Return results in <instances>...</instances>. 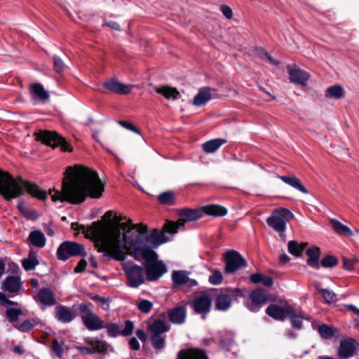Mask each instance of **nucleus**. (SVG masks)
<instances>
[{"label":"nucleus","instance_id":"nucleus-54","mask_svg":"<svg viewBox=\"0 0 359 359\" xmlns=\"http://www.w3.org/2000/svg\"><path fill=\"white\" fill-rule=\"evenodd\" d=\"M220 11L228 20H230L233 18L232 9L229 6L222 5L220 6Z\"/></svg>","mask_w":359,"mask_h":359},{"label":"nucleus","instance_id":"nucleus-55","mask_svg":"<svg viewBox=\"0 0 359 359\" xmlns=\"http://www.w3.org/2000/svg\"><path fill=\"white\" fill-rule=\"evenodd\" d=\"M18 208L19 209V210L22 212L26 216H28V217H31V215H32L34 212L32 211V210H29L25 205V203L23 202H19L18 204Z\"/></svg>","mask_w":359,"mask_h":359},{"label":"nucleus","instance_id":"nucleus-11","mask_svg":"<svg viewBox=\"0 0 359 359\" xmlns=\"http://www.w3.org/2000/svg\"><path fill=\"white\" fill-rule=\"evenodd\" d=\"M58 259L66 260L72 256H84L86 255L83 245L72 241H65L58 248L57 251Z\"/></svg>","mask_w":359,"mask_h":359},{"label":"nucleus","instance_id":"nucleus-30","mask_svg":"<svg viewBox=\"0 0 359 359\" xmlns=\"http://www.w3.org/2000/svg\"><path fill=\"white\" fill-rule=\"evenodd\" d=\"M227 142L226 139L217 138L209 140L203 144L202 148L205 153H214L222 145Z\"/></svg>","mask_w":359,"mask_h":359},{"label":"nucleus","instance_id":"nucleus-42","mask_svg":"<svg viewBox=\"0 0 359 359\" xmlns=\"http://www.w3.org/2000/svg\"><path fill=\"white\" fill-rule=\"evenodd\" d=\"M318 292L327 304L334 303L337 301V296L332 290L328 289H320Z\"/></svg>","mask_w":359,"mask_h":359},{"label":"nucleus","instance_id":"nucleus-53","mask_svg":"<svg viewBox=\"0 0 359 359\" xmlns=\"http://www.w3.org/2000/svg\"><path fill=\"white\" fill-rule=\"evenodd\" d=\"M53 62L54 69L56 72H60L65 69V65L60 57L55 56L53 57Z\"/></svg>","mask_w":359,"mask_h":359},{"label":"nucleus","instance_id":"nucleus-61","mask_svg":"<svg viewBox=\"0 0 359 359\" xmlns=\"http://www.w3.org/2000/svg\"><path fill=\"white\" fill-rule=\"evenodd\" d=\"M262 284L266 287H270L273 285V279L266 276H263L262 278Z\"/></svg>","mask_w":359,"mask_h":359},{"label":"nucleus","instance_id":"nucleus-12","mask_svg":"<svg viewBox=\"0 0 359 359\" xmlns=\"http://www.w3.org/2000/svg\"><path fill=\"white\" fill-rule=\"evenodd\" d=\"M250 302L245 303L248 309L252 312H257L261 307L270 300V293L262 288L254 290L249 295Z\"/></svg>","mask_w":359,"mask_h":359},{"label":"nucleus","instance_id":"nucleus-48","mask_svg":"<svg viewBox=\"0 0 359 359\" xmlns=\"http://www.w3.org/2000/svg\"><path fill=\"white\" fill-rule=\"evenodd\" d=\"M152 307L153 304L150 301L146 299L141 300L137 305L139 310L144 313H148L150 312Z\"/></svg>","mask_w":359,"mask_h":359},{"label":"nucleus","instance_id":"nucleus-27","mask_svg":"<svg viewBox=\"0 0 359 359\" xmlns=\"http://www.w3.org/2000/svg\"><path fill=\"white\" fill-rule=\"evenodd\" d=\"M4 290L11 294H17L20 287V279L14 276L7 277L3 282Z\"/></svg>","mask_w":359,"mask_h":359},{"label":"nucleus","instance_id":"nucleus-25","mask_svg":"<svg viewBox=\"0 0 359 359\" xmlns=\"http://www.w3.org/2000/svg\"><path fill=\"white\" fill-rule=\"evenodd\" d=\"M211 90L209 87L200 88L198 93L194 97L193 104L197 107L205 104L211 99Z\"/></svg>","mask_w":359,"mask_h":359},{"label":"nucleus","instance_id":"nucleus-39","mask_svg":"<svg viewBox=\"0 0 359 359\" xmlns=\"http://www.w3.org/2000/svg\"><path fill=\"white\" fill-rule=\"evenodd\" d=\"M39 321L36 319L26 320L20 324H15L14 327L22 332H28L32 330L34 325L38 324Z\"/></svg>","mask_w":359,"mask_h":359},{"label":"nucleus","instance_id":"nucleus-29","mask_svg":"<svg viewBox=\"0 0 359 359\" xmlns=\"http://www.w3.org/2000/svg\"><path fill=\"white\" fill-rule=\"evenodd\" d=\"M156 92L162 95L165 98L170 100H177L179 98L180 93L176 88L168 86H163L156 88Z\"/></svg>","mask_w":359,"mask_h":359},{"label":"nucleus","instance_id":"nucleus-60","mask_svg":"<svg viewBox=\"0 0 359 359\" xmlns=\"http://www.w3.org/2000/svg\"><path fill=\"white\" fill-rule=\"evenodd\" d=\"M129 344L132 349L138 350L140 348V344L135 337H132L129 340Z\"/></svg>","mask_w":359,"mask_h":359},{"label":"nucleus","instance_id":"nucleus-49","mask_svg":"<svg viewBox=\"0 0 359 359\" xmlns=\"http://www.w3.org/2000/svg\"><path fill=\"white\" fill-rule=\"evenodd\" d=\"M358 262V259L356 258H343V266L344 268L346 270H352L354 267L355 263Z\"/></svg>","mask_w":359,"mask_h":359},{"label":"nucleus","instance_id":"nucleus-13","mask_svg":"<svg viewBox=\"0 0 359 359\" xmlns=\"http://www.w3.org/2000/svg\"><path fill=\"white\" fill-rule=\"evenodd\" d=\"M243 292L238 288H227L224 292L220 293L215 299V308L219 311L227 310L233 298L241 297Z\"/></svg>","mask_w":359,"mask_h":359},{"label":"nucleus","instance_id":"nucleus-16","mask_svg":"<svg viewBox=\"0 0 359 359\" xmlns=\"http://www.w3.org/2000/svg\"><path fill=\"white\" fill-rule=\"evenodd\" d=\"M188 275L189 273L186 271H173L172 273L173 286H184L186 291H189L191 287L197 286V281L189 278Z\"/></svg>","mask_w":359,"mask_h":359},{"label":"nucleus","instance_id":"nucleus-59","mask_svg":"<svg viewBox=\"0 0 359 359\" xmlns=\"http://www.w3.org/2000/svg\"><path fill=\"white\" fill-rule=\"evenodd\" d=\"M90 344H91L93 348L97 351H102L104 350V344H102L101 341H90Z\"/></svg>","mask_w":359,"mask_h":359},{"label":"nucleus","instance_id":"nucleus-46","mask_svg":"<svg viewBox=\"0 0 359 359\" xmlns=\"http://www.w3.org/2000/svg\"><path fill=\"white\" fill-rule=\"evenodd\" d=\"M223 280V276L222 273L218 270H215L212 272V274L209 276L208 281L210 284L213 285H219Z\"/></svg>","mask_w":359,"mask_h":359},{"label":"nucleus","instance_id":"nucleus-41","mask_svg":"<svg viewBox=\"0 0 359 359\" xmlns=\"http://www.w3.org/2000/svg\"><path fill=\"white\" fill-rule=\"evenodd\" d=\"M6 314L9 322L14 325L17 324L18 317L22 314V311L20 309L10 308L6 310Z\"/></svg>","mask_w":359,"mask_h":359},{"label":"nucleus","instance_id":"nucleus-26","mask_svg":"<svg viewBox=\"0 0 359 359\" xmlns=\"http://www.w3.org/2000/svg\"><path fill=\"white\" fill-rule=\"evenodd\" d=\"M203 214L212 217H223L228 212L227 209L220 205L212 204L202 207Z\"/></svg>","mask_w":359,"mask_h":359},{"label":"nucleus","instance_id":"nucleus-40","mask_svg":"<svg viewBox=\"0 0 359 359\" xmlns=\"http://www.w3.org/2000/svg\"><path fill=\"white\" fill-rule=\"evenodd\" d=\"M132 85H126L114 79V93L120 95H128L131 92Z\"/></svg>","mask_w":359,"mask_h":359},{"label":"nucleus","instance_id":"nucleus-17","mask_svg":"<svg viewBox=\"0 0 359 359\" xmlns=\"http://www.w3.org/2000/svg\"><path fill=\"white\" fill-rule=\"evenodd\" d=\"M202 207L196 209L184 208L180 211L178 225H184L186 222H194L203 217Z\"/></svg>","mask_w":359,"mask_h":359},{"label":"nucleus","instance_id":"nucleus-6","mask_svg":"<svg viewBox=\"0 0 359 359\" xmlns=\"http://www.w3.org/2000/svg\"><path fill=\"white\" fill-rule=\"evenodd\" d=\"M293 217V214L285 208L275 209L266 219V223L274 231L281 233L285 232L287 223Z\"/></svg>","mask_w":359,"mask_h":359},{"label":"nucleus","instance_id":"nucleus-32","mask_svg":"<svg viewBox=\"0 0 359 359\" xmlns=\"http://www.w3.org/2000/svg\"><path fill=\"white\" fill-rule=\"evenodd\" d=\"M134 329V325L132 321L126 320L124 327L114 323V337L116 335L129 336L132 334Z\"/></svg>","mask_w":359,"mask_h":359},{"label":"nucleus","instance_id":"nucleus-37","mask_svg":"<svg viewBox=\"0 0 359 359\" xmlns=\"http://www.w3.org/2000/svg\"><path fill=\"white\" fill-rule=\"evenodd\" d=\"M158 201L162 205H174L175 201V194L171 191L163 192L158 196Z\"/></svg>","mask_w":359,"mask_h":359},{"label":"nucleus","instance_id":"nucleus-56","mask_svg":"<svg viewBox=\"0 0 359 359\" xmlns=\"http://www.w3.org/2000/svg\"><path fill=\"white\" fill-rule=\"evenodd\" d=\"M259 57L269 62V63L271 64H273V65H276L278 64V62H276L269 54L268 53H266V51H264V50L261 49L259 50Z\"/></svg>","mask_w":359,"mask_h":359},{"label":"nucleus","instance_id":"nucleus-1","mask_svg":"<svg viewBox=\"0 0 359 359\" xmlns=\"http://www.w3.org/2000/svg\"><path fill=\"white\" fill-rule=\"evenodd\" d=\"M147 232V225L133 224L130 219L114 212V259L123 261L130 255L138 262H144L147 280L156 281L168 269L162 260H158L154 249L169 238L157 229Z\"/></svg>","mask_w":359,"mask_h":359},{"label":"nucleus","instance_id":"nucleus-7","mask_svg":"<svg viewBox=\"0 0 359 359\" xmlns=\"http://www.w3.org/2000/svg\"><path fill=\"white\" fill-rule=\"evenodd\" d=\"M36 140L42 143L50 146L53 148L60 147L63 151H72V147L68 142L55 131H39L36 133Z\"/></svg>","mask_w":359,"mask_h":359},{"label":"nucleus","instance_id":"nucleus-62","mask_svg":"<svg viewBox=\"0 0 359 359\" xmlns=\"http://www.w3.org/2000/svg\"><path fill=\"white\" fill-rule=\"evenodd\" d=\"M262 275L260 273H254L250 276V280L253 283H259L262 282Z\"/></svg>","mask_w":359,"mask_h":359},{"label":"nucleus","instance_id":"nucleus-51","mask_svg":"<svg viewBox=\"0 0 359 359\" xmlns=\"http://www.w3.org/2000/svg\"><path fill=\"white\" fill-rule=\"evenodd\" d=\"M118 123L119 125H121L122 127H123L129 130H131L135 133H137V134L140 133L139 129L130 123H128L125 121H118Z\"/></svg>","mask_w":359,"mask_h":359},{"label":"nucleus","instance_id":"nucleus-3","mask_svg":"<svg viewBox=\"0 0 359 359\" xmlns=\"http://www.w3.org/2000/svg\"><path fill=\"white\" fill-rule=\"evenodd\" d=\"M71 227L74 231H81L86 238L93 242L97 252L112 257V210L107 211L100 220L88 226L73 222Z\"/></svg>","mask_w":359,"mask_h":359},{"label":"nucleus","instance_id":"nucleus-24","mask_svg":"<svg viewBox=\"0 0 359 359\" xmlns=\"http://www.w3.org/2000/svg\"><path fill=\"white\" fill-rule=\"evenodd\" d=\"M278 178L280 179L283 182L290 185V187L299 190L303 194H307L309 193L306 188L303 185L301 180L296 176H286V175H278Z\"/></svg>","mask_w":359,"mask_h":359},{"label":"nucleus","instance_id":"nucleus-14","mask_svg":"<svg viewBox=\"0 0 359 359\" xmlns=\"http://www.w3.org/2000/svg\"><path fill=\"white\" fill-rule=\"evenodd\" d=\"M212 300L210 294L201 292L191 302V308L198 314L205 315L210 311Z\"/></svg>","mask_w":359,"mask_h":359},{"label":"nucleus","instance_id":"nucleus-36","mask_svg":"<svg viewBox=\"0 0 359 359\" xmlns=\"http://www.w3.org/2000/svg\"><path fill=\"white\" fill-rule=\"evenodd\" d=\"M39 263L36 254L32 251H30L28 257L22 261V266L26 271L34 269Z\"/></svg>","mask_w":359,"mask_h":359},{"label":"nucleus","instance_id":"nucleus-8","mask_svg":"<svg viewBox=\"0 0 359 359\" xmlns=\"http://www.w3.org/2000/svg\"><path fill=\"white\" fill-rule=\"evenodd\" d=\"M91 304L79 305L80 316L83 325L89 330H98L104 327V321L91 309Z\"/></svg>","mask_w":359,"mask_h":359},{"label":"nucleus","instance_id":"nucleus-35","mask_svg":"<svg viewBox=\"0 0 359 359\" xmlns=\"http://www.w3.org/2000/svg\"><path fill=\"white\" fill-rule=\"evenodd\" d=\"M307 245V243H302L299 244L296 241H290L287 245L288 252L292 255L300 257Z\"/></svg>","mask_w":359,"mask_h":359},{"label":"nucleus","instance_id":"nucleus-64","mask_svg":"<svg viewBox=\"0 0 359 359\" xmlns=\"http://www.w3.org/2000/svg\"><path fill=\"white\" fill-rule=\"evenodd\" d=\"M13 351H14V353L20 354V355L23 353V350L22 349L21 346H15L13 348Z\"/></svg>","mask_w":359,"mask_h":359},{"label":"nucleus","instance_id":"nucleus-57","mask_svg":"<svg viewBox=\"0 0 359 359\" xmlns=\"http://www.w3.org/2000/svg\"><path fill=\"white\" fill-rule=\"evenodd\" d=\"M0 303L3 306L18 305V302L9 300L5 294L0 292Z\"/></svg>","mask_w":359,"mask_h":359},{"label":"nucleus","instance_id":"nucleus-21","mask_svg":"<svg viewBox=\"0 0 359 359\" xmlns=\"http://www.w3.org/2000/svg\"><path fill=\"white\" fill-rule=\"evenodd\" d=\"M187 311L184 306H177L168 310V316L173 324H182L185 321Z\"/></svg>","mask_w":359,"mask_h":359},{"label":"nucleus","instance_id":"nucleus-10","mask_svg":"<svg viewBox=\"0 0 359 359\" xmlns=\"http://www.w3.org/2000/svg\"><path fill=\"white\" fill-rule=\"evenodd\" d=\"M224 261L225 262L224 272L227 274H231L236 272L243 267L246 266L245 259L237 251L231 250L224 254Z\"/></svg>","mask_w":359,"mask_h":359},{"label":"nucleus","instance_id":"nucleus-38","mask_svg":"<svg viewBox=\"0 0 359 359\" xmlns=\"http://www.w3.org/2000/svg\"><path fill=\"white\" fill-rule=\"evenodd\" d=\"M344 95V90L340 86L335 85L329 87L326 91V97H334L336 99L341 98Z\"/></svg>","mask_w":359,"mask_h":359},{"label":"nucleus","instance_id":"nucleus-47","mask_svg":"<svg viewBox=\"0 0 359 359\" xmlns=\"http://www.w3.org/2000/svg\"><path fill=\"white\" fill-rule=\"evenodd\" d=\"M91 299L98 302L102 308L104 310L109 309L110 299L98 295H93L90 297Z\"/></svg>","mask_w":359,"mask_h":359},{"label":"nucleus","instance_id":"nucleus-34","mask_svg":"<svg viewBox=\"0 0 359 359\" xmlns=\"http://www.w3.org/2000/svg\"><path fill=\"white\" fill-rule=\"evenodd\" d=\"M330 222L332 225V228L337 233L345 236H349L353 234L351 230L348 226L343 224L338 220L335 219H331Z\"/></svg>","mask_w":359,"mask_h":359},{"label":"nucleus","instance_id":"nucleus-33","mask_svg":"<svg viewBox=\"0 0 359 359\" xmlns=\"http://www.w3.org/2000/svg\"><path fill=\"white\" fill-rule=\"evenodd\" d=\"M28 240L32 245L38 248L45 246L46 241L44 234L39 230L32 231L29 236Z\"/></svg>","mask_w":359,"mask_h":359},{"label":"nucleus","instance_id":"nucleus-15","mask_svg":"<svg viewBox=\"0 0 359 359\" xmlns=\"http://www.w3.org/2000/svg\"><path fill=\"white\" fill-rule=\"evenodd\" d=\"M266 313L274 320H283L287 316L294 315V307L287 302L283 306L270 304L266 309Z\"/></svg>","mask_w":359,"mask_h":359},{"label":"nucleus","instance_id":"nucleus-28","mask_svg":"<svg viewBox=\"0 0 359 359\" xmlns=\"http://www.w3.org/2000/svg\"><path fill=\"white\" fill-rule=\"evenodd\" d=\"M306 254L309 257L307 259L308 265L315 269H319V257L320 255V248L318 247L309 248L306 250Z\"/></svg>","mask_w":359,"mask_h":359},{"label":"nucleus","instance_id":"nucleus-58","mask_svg":"<svg viewBox=\"0 0 359 359\" xmlns=\"http://www.w3.org/2000/svg\"><path fill=\"white\" fill-rule=\"evenodd\" d=\"M87 265V262L84 259L79 261L77 266L74 269L75 273H81L84 271Z\"/></svg>","mask_w":359,"mask_h":359},{"label":"nucleus","instance_id":"nucleus-22","mask_svg":"<svg viewBox=\"0 0 359 359\" xmlns=\"http://www.w3.org/2000/svg\"><path fill=\"white\" fill-rule=\"evenodd\" d=\"M178 359H208L205 353L198 348L182 350L178 353Z\"/></svg>","mask_w":359,"mask_h":359},{"label":"nucleus","instance_id":"nucleus-52","mask_svg":"<svg viewBox=\"0 0 359 359\" xmlns=\"http://www.w3.org/2000/svg\"><path fill=\"white\" fill-rule=\"evenodd\" d=\"M287 318H290L292 320V323L294 327L297 328H301L302 325V318L299 316H297L296 315L295 309H294V315L292 316H287Z\"/></svg>","mask_w":359,"mask_h":359},{"label":"nucleus","instance_id":"nucleus-44","mask_svg":"<svg viewBox=\"0 0 359 359\" xmlns=\"http://www.w3.org/2000/svg\"><path fill=\"white\" fill-rule=\"evenodd\" d=\"M181 226L182 225H178L177 221L176 222L169 221L164 224L163 230H158V229H157V230L158 231L163 232V233L165 235V232L169 233H175L177 232V229Z\"/></svg>","mask_w":359,"mask_h":359},{"label":"nucleus","instance_id":"nucleus-45","mask_svg":"<svg viewBox=\"0 0 359 359\" xmlns=\"http://www.w3.org/2000/svg\"><path fill=\"white\" fill-rule=\"evenodd\" d=\"M338 263L337 259L332 255H327L320 262L322 266L325 268H331L336 266Z\"/></svg>","mask_w":359,"mask_h":359},{"label":"nucleus","instance_id":"nucleus-4","mask_svg":"<svg viewBox=\"0 0 359 359\" xmlns=\"http://www.w3.org/2000/svg\"><path fill=\"white\" fill-rule=\"evenodd\" d=\"M24 189L40 200H45L47 197L46 192L40 189L36 184L22 178L13 179L8 172L0 169V194L6 200L9 201L20 196L24 194Z\"/></svg>","mask_w":359,"mask_h":359},{"label":"nucleus","instance_id":"nucleus-20","mask_svg":"<svg viewBox=\"0 0 359 359\" xmlns=\"http://www.w3.org/2000/svg\"><path fill=\"white\" fill-rule=\"evenodd\" d=\"M35 299L46 306H53L56 304V299L53 291L48 288L41 289L37 294Z\"/></svg>","mask_w":359,"mask_h":359},{"label":"nucleus","instance_id":"nucleus-18","mask_svg":"<svg viewBox=\"0 0 359 359\" xmlns=\"http://www.w3.org/2000/svg\"><path fill=\"white\" fill-rule=\"evenodd\" d=\"M287 69L289 74V79L292 83H298L302 86L306 85V82L309 79V75L307 72L292 66H287Z\"/></svg>","mask_w":359,"mask_h":359},{"label":"nucleus","instance_id":"nucleus-43","mask_svg":"<svg viewBox=\"0 0 359 359\" xmlns=\"http://www.w3.org/2000/svg\"><path fill=\"white\" fill-rule=\"evenodd\" d=\"M318 332L324 339H330L334 335L333 329L327 325L323 324L318 327Z\"/></svg>","mask_w":359,"mask_h":359},{"label":"nucleus","instance_id":"nucleus-50","mask_svg":"<svg viewBox=\"0 0 359 359\" xmlns=\"http://www.w3.org/2000/svg\"><path fill=\"white\" fill-rule=\"evenodd\" d=\"M52 350L54 352V353L58 357H60L63 352L62 345L60 344L57 340L56 339H53L52 341Z\"/></svg>","mask_w":359,"mask_h":359},{"label":"nucleus","instance_id":"nucleus-5","mask_svg":"<svg viewBox=\"0 0 359 359\" xmlns=\"http://www.w3.org/2000/svg\"><path fill=\"white\" fill-rule=\"evenodd\" d=\"M170 330V326L164 318H156L148 325L147 332L150 337L152 346L155 349L161 350L165 346V333Z\"/></svg>","mask_w":359,"mask_h":359},{"label":"nucleus","instance_id":"nucleus-9","mask_svg":"<svg viewBox=\"0 0 359 359\" xmlns=\"http://www.w3.org/2000/svg\"><path fill=\"white\" fill-rule=\"evenodd\" d=\"M124 271L130 287H137L144 282L145 269L133 262L124 264Z\"/></svg>","mask_w":359,"mask_h":359},{"label":"nucleus","instance_id":"nucleus-2","mask_svg":"<svg viewBox=\"0 0 359 359\" xmlns=\"http://www.w3.org/2000/svg\"><path fill=\"white\" fill-rule=\"evenodd\" d=\"M62 190L50 189L49 194L53 202L83 203L88 196L99 198L103 191L96 171L83 165L68 167L65 172Z\"/></svg>","mask_w":359,"mask_h":359},{"label":"nucleus","instance_id":"nucleus-63","mask_svg":"<svg viewBox=\"0 0 359 359\" xmlns=\"http://www.w3.org/2000/svg\"><path fill=\"white\" fill-rule=\"evenodd\" d=\"M136 336L141 340L142 341H145L147 340V334L143 330H137L136 331Z\"/></svg>","mask_w":359,"mask_h":359},{"label":"nucleus","instance_id":"nucleus-19","mask_svg":"<svg viewBox=\"0 0 359 359\" xmlns=\"http://www.w3.org/2000/svg\"><path fill=\"white\" fill-rule=\"evenodd\" d=\"M356 351V341L353 339H348L341 341L338 354L341 358H348L353 356Z\"/></svg>","mask_w":359,"mask_h":359},{"label":"nucleus","instance_id":"nucleus-23","mask_svg":"<svg viewBox=\"0 0 359 359\" xmlns=\"http://www.w3.org/2000/svg\"><path fill=\"white\" fill-rule=\"evenodd\" d=\"M55 316L59 321L67 323L71 322L76 315L70 309L65 306H58L55 308Z\"/></svg>","mask_w":359,"mask_h":359},{"label":"nucleus","instance_id":"nucleus-31","mask_svg":"<svg viewBox=\"0 0 359 359\" xmlns=\"http://www.w3.org/2000/svg\"><path fill=\"white\" fill-rule=\"evenodd\" d=\"M31 94L33 97L45 102L48 100L49 94L40 83H34L30 86Z\"/></svg>","mask_w":359,"mask_h":359}]
</instances>
